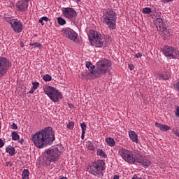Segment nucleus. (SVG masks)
I'll return each mask as SVG.
<instances>
[{
  "label": "nucleus",
  "mask_w": 179,
  "mask_h": 179,
  "mask_svg": "<svg viewBox=\"0 0 179 179\" xmlns=\"http://www.w3.org/2000/svg\"><path fill=\"white\" fill-rule=\"evenodd\" d=\"M55 141V134L52 127H46L44 129L35 133L32 136V141L36 148L43 149L48 145H51Z\"/></svg>",
  "instance_id": "nucleus-1"
},
{
  "label": "nucleus",
  "mask_w": 179,
  "mask_h": 179,
  "mask_svg": "<svg viewBox=\"0 0 179 179\" xmlns=\"http://www.w3.org/2000/svg\"><path fill=\"white\" fill-rule=\"evenodd\" d=\"M111 65H113L111 61L107 59L99 61L94 71V78H101L103 75H105L107 72H110L109 68L111 67Z\"/></svg>",
  "instance_id": "nucleus-2"
},
{
  "label": "nucleus",
  "mask_w": 179,
  "mask_h": 179,
  "mask_svg": "<svg viewBox=\"0 0 179 179\" xmlns=\"http://www.w3.org/2000/svg\"><path fill=\"white\" fill-rule=\"evenodd\" d=\"M87 170L92 176H95L98 178H101L103 176V171L106 170V163L103 160L95 161L88 165Z\"/></svg>",
  "instance_id": "nucleus-3"
},
{
  "label": "nucleus",
  "mask_w": 179,
  "mask_h": 179,
  "mask_svg": "<svg viewBox=\"0 0 179 179\" xmlns=\"http://www.w3.org/2000/svg\"><path fill=\"white\" fill-rule=\"evenodd\" d=\"M61 151L54 147L46 150V154L43 157V162L46 166H50L51 163H55L59 159Z\"/></svg>",
  "instance_id": "nucleus-4"
},
{
  "label": "nucleus",
  "mask_w": 179,
  "mask_h": 179,
  "mask_svg": "<svg viewBox=\"0 0 179 179\" xmlns=\"http://www.w3.org/2000/svg\"><path fill=\"white\" fill-rule=\"evenodd\" d=\"M103 22L105 24H107L108 27L114 30L115 29V22L117 17L115 16V12L113 9H108L103 10Z\"/></svg>",
  "instance_id": "nucleus-5"
},
{
  "label": "nucleus",
  "mask_w": 179,
  "mask_h": 179,
  "mask_svg": "<svg viewBox=\"0 0 179 179\" xmlns=\"http://www.w3.org/2000/svg\"><path fill=\"white\" fill-rule=\"evenodd\" d=\"M43 90L47 96H48L50 100L54 103H57L59 101V99H62V94L54 87L45 85L43 87Z\"/></svg>",
  "instance_id": "nucleus-6"
},
{
  "label": "nucleus",
  "mask_w": 179,
  "mask_h": 179,
  "mask_svg": "<svg viewBox=\"0 0 179 179\" xmlns=\"http://www.w3.org/2000/svg\"><path fill=\"white\" fill-rule=\"evenodd\" d=\"M88 37L91 45H93V44L99 45V44L103 43V39H101V34L94 30L90 29L89 31Z\"/></svg>",
  "instance_id": "nucleus-7"
},
{
  "label": "nucleus",
  "mask_w": 179,
  "mask_h": 179,
  "mask_svg": "<svg viewBox=\"0 0 179 179\" xmlns=\"http://www.w3.org/2000/svg\"><path fill=\"white\" fill-rule=\"evenodd\" d=\"M121 157L127 162V163H130V164H134L135 163V159L136 157V155L133 154L129 150L127 149H122L119 152Z\"/></svg>",
  "instance_id": "nucleus-8"
},
{
  "label": "nucleus",
  "mask_w": 179,
  "mask_h": 179,
  "mask_svg": "<svg viewBox=\"0 0 179 179\" xmlns=\"http://www.w3.org/2000/svg\"><path fill=\"white\" fill-rule=\"evenodd\" d=\"M11 63L6 57H0V78L5 76L11 66Z\"/></svg>",
  "instance_id": "nucleus-9"
},
{
  "label": "nucleus",
  "mask_w": 179,
  "mask_h": 179,
  "mask_svg": "<svg viewBox=\"0 0 179 179\" xmlns=\"http://www.w3.org/2000/svg\"><path fill=\"white\" fill-rule=\"evenodd\" d=\"M62 33L63 36L66 37V38H69V40H72L74 43H79V40H78V34L72 29L66 28L62 30Z\"/></svg>",
  "instance_id": "nucleus-10"
},
{
  "label": "nucleus",
  "mask_w": 179,
  "mask_h": 179,
  "mask_svg": "<svg viewBox=\"0 0 179 179\" xmlns=\"http://www.w3.org/2000/svg\"><path fill=\"white\" fill-rule=\"evenodd\" d=\"M12 29H13L15 33H22L23 31V24L17 19H13L9 22Z\"/></svg>",
  "instance_id": "nucleus-11"
},
{
  "label": "nucleus",
  "mask_w": 179,
  "mask_h": 179,
  "mask_svg": "<svg viewBox=\"0 0 179 179\" xmlns=\"http://www.w3.org/2000/svg\"><path fill=\"white\" fill-rule=\"evenodd\" d=\"M62 12L64 17L67 19H75L78 16L76 11L72 8H63Z\"/></svg>",
  "instance_id": "nucleus-12"
},
{
  "label": "nucleus",
  "mask_w": 179,
  "mask_h": 179,
  "mask_svg": "<svg viewBox=\"0 0 179 179\" xmlns=\"http://www.w3.org/2000/svg\"><path fill=\"white\" fill-rule=\"evenodd\" d=\"M162 52L166 57H173L177 52V50L173 46L165 45L162 48Z\"/></svg>",
  "instance_id": "nucleus-13"
},
{
  "label": "nucleus",
  "mask_w": 179,
  "mask_h": 179,
  "mask_svg": "<svg viewBox=\"0 0 179 179\" xmlns=\"http://www.w3.org/2000/svg\"><path fill=\"white\" fill-rule=\"evenodd\" d=\"M18 12H24L29 8V3L23 1L19 0L15 5Z\"/></svg>",
  "instance_id": "nucleus-14"
},
{
  "label": "nucleus",
  "mask_w": 179,
  "mask_h": 179,
  "mask_svg": "<svg viewBox=\"0 0 179 179\" xmlns=\"http://www.w3.org/2000/svg\"><path fill=\"white\" fill-rule=\"evenodd\" d=\"M135 162H136V163H141L144 167H149V166H150V161L142 156H136Z\"/></svg>",
  "instance_id": "nucleus-15"
},
{
  "label": "nucleus",
  "mask_w": 179,
  "mask_h": 179,
  "mask_svg": "<svg viewBox=\"0 0 179 179\" xmlns=\"http://www.w3.org/2000/svg\"><path fill=\"white\" fill-rule=\"evenodd\" d=\"M154 24L157 27V30L160 31L165 26L164 22L163 21V18L159 17L155 19L154 21Z\"/></svg>",
  "instance_id": "nucleus-16"
},
{
  "label": "nucleus",
  "mask_w": 179,
  "mask_h": 179,
  "mask_svg": "<svg viewBox=\"0 0 179 179\" xmlns=\"http://www.w3.org/2000/svg\"><path fill=\"white\" fill-rule=\"evenodd\" d=\"M101 40L102 42L100 43V45H107L108 44H111V36L108 35L101 36Z\"/></svg>",
  "instance_id": "nucleus-17"
},
{
  "label": "nucleus",
  "mask_w": 179,
  "mask_h": 179,
  "mask_svg": "<svg viewBox=\"0 0 179 179\" xmlns=\"http://www.w3.org/2000/svg\"><path fill=\"white\" fill-rule=\"evenodd\" d=\"M155 125L156 127H157V128H159V129L163 132H167V131H170V129H171V127L168 125H163L159 122H156Z\"/></svg>",
  "instance_id": "nucleus-18"
},
{
  "label": "nucleus",
  "mask_w": 179,
  "mask_h": 179,
  "mask_svg": "<svg viewBox=\"0 0 179 179\" xmlns=\"http://www.w3.org/2000/svg\"><path fill=\"white\" fill-rule=\"evenodd\" d=\"M85 65L86 68L89 69L90 75H92V76H94V69L96 68V66H94V65H93V64H92L90 62H86Z\"/></svg>",
  "instance_id": "nucleus-19"
},
{
  "label": "nucleus",
  "mask_w": 179,
  "mask_h": 179,
  "mask_svg": "<svg viewBox=\"0 0 179 179\" xmlns=\"http://www.w3.org/2000/svg\"><path fill=\"white\" fill-rule=\"evenodd\" d=\"M171 76L170 75V73L169 72H164L162 73L158 74V77L159 79H163V80H169L170 79V77Z\"/></svg>",
  "instance_id": "nucleus-20"
},
{
  "label": "nucleus",
  "mask_w": 179,
  "mask_h": 179,
  "mask_svg": "<svg viewBox=\"0 0 179 179\" xmlns=\"http://www.w3.org/2000/svg\"><path fill=\"white\" fill-rule=\"evenodd\" d=\"M129 136L131 141H133V142H136V143H138V134H136L135 131H129Z\"/></svg>",
  "instance_id": "nucleus-21"
},
{
  "label": "nucleus",
  "mask_w": 179,
  "mask_h": 179,
  "mask_svg": "<svg viewBox=\"0 0 179 179\" xmlns=\"http://www.w3.org/2000/svg\"><path fill=\"white\" fill-rule=\"evenodd\" d=\"M6 152L8 153L10 156H15V153H16V150L13 146H8L6 148Z\"/></svg>",
  "instance_id": "nucleus-22"
},
{
  "label": "nucleus",
  "mask_w": 179,
  "mask_h": 179,
  "mask_svg": "<svg viewBox=\"0 0 179 179\" xmlns=\"http://www.w3.org/2000/svg\"><path fill=\"white\" fill-rule=\"evenodd\" d=\"M162 33V34H164V36H170V33H171V29H167V27H164L162 29L159 30Z\"/></svg>",
  "instance_id": "nucleus-23"
},
{
  "label": "nucleus",
  "mask_w": 179,
  "mask_h": 179,
  "mask_svg": "<svg viewBox=\"0 0 179 179\" xmlns=\"http://www.w3.org/2000/svg\"><path fill=\"white\" fill-rule=\"evenodd\" d=\"M80 127H81V129H82L81 138L85 139V134H86L85 131H86V128H87L86 124H85V122L81 123Z\"/></svg>",
  "instance_id": "nucleus-24"
},
{
  "label": "nucleus",
  "mask_w": 179,
  "mask_h": 179,
  "mask_svg": "<svg viewBox=\"0 0 179 179\" xmlns=\"http://www.w3.org/2000/svg\"><path fill=\"white\" fill-rule=\"evenodd\" d=\"M106 143L108 146H111V148L115 145V141H114L113 138H107L106 139Z\"/></svg>",
  "instance_id": "nucleus-25"
},
{
  "label": "nucleus",
  "mask_w": 179,
  "mask_h": 179,
  "mask_svg": "<svg viewBox=\"0 0 179 179\" xmlns=\"http://www.w3.org/2000/svg\"><path fill=\"white\" fill-rule=\"evenodd\" d=\"M30 174V172L28 169H24L22 172V179H29V176Z\"/></svg>",
  "instance_id": "nucleus-26"
},
{
  "label": "nucleus",
  "mask_w": 179,
  "mask_h": 179,
  "mask_svg": "<svg viewBox=\"0 0 179 179\" xmlns=\"http://www.w3.org/2000/svg\"><path fill=\"white\" fill-rule=\"evenodd\" d=\"M150 8L151 9V13H153L154 16L159 12V8L157 5L152 6Z\"/></svg>",
  "instance_id": "nucleus-27"
},
{
  "label": "nucleus",
  "mask_w": 179,
  "mask_h": 179,
  "mask_svg": "<svg viewBox=\"0 0 179 179\" xmlns=\"http://www.w3.org/2000/svg\"><path fill=\"white\" fill-rule=\"evenodd\" d=\"M142 12L144 15H150V13H152V10L149 7H145L142 9Z\"/></svg>",
  "instance_id": "nucleus-28"
},
{
  "label": "nucleus",
  "mask_w": 179,
  "mask_h": 179,
  "mask_svg": "<svg viewBox=\"0 0 179 179\" xmlns=\"http://www.w3.org/2000/svg\"><path fill=\"white\" fill-rule=\"evenodd\" d=\"M57 23H59L60 26H64V24H66V21L64 18L59 17L57 18Z\"/></svg>",
  "instance_id": "nucleus-29"
},
{
  "label": "nucleus",
  "mask_w": 179,
  "mask_h": 179,
  "mask_svg": "<svg viewBox=\"0 0 179 179\" xmlns=\"http://www.w3.org/2000/svg\"><path fill=\"white\" fill-rule=\"evenodd\" d=\"M11 135L13 141H19L20 136L16 131H13Z\"/></svg>",
  "instance_id": "nucleus-30"
},
{
  "label": "nucleus",
  "mask_w": 179,
  "mask_h": 179,
  "mask_svg": "<svg viewBox=\"0 0 179 179\" xmlns=\"http://www.w3.org/2000/svg\"><path fill=\"white\" fill-rule=\"evenodd\" d=\"M97 155L101 157H104V158L107 157V155L104 151H103V150H99L97 151Z\"/></svg>",
  "instance_id": "nucleus-31"
},
{
  "label": "nucleus",
  "mask_w": 179,
  "mask_h": 179,
  "mask_svg": "<svg viewBox=\"0 0 179 179\" xmlns=\"http://www.w3.org/2000/svg\"><path fill=\"white\" fill-rule=\"evenodd\" d=\"M43 80H45V82H50V80H52V77H51V76H50L49 74H46L43 76Z\"/></svg>",
  "instance_id": "nucleus-32"
},
{
  "label": "nucleus",
  "mask_w": 179,
  "mask_h": 179,
  "mask_svg": "<svg viewBox=\"0 0 179 179\" xmlns=\"http://www.w3.org/2000/svg\"><path fill=\"white\" fill-rule=\"evenodd\" d=\"M87 148L89 150H94V145L92 142L88 143Z\"/></svg>",
  "instance_id": "nucleus-33"
},
{
  "label": "nucleus",
  "mask_w": 179,
  "mask_h": 179,
  "mask_svg": "<svg viewBox=\"0 0 179 179\" xmlns=\"http://www.w3.org/2000/svg\"><path fill=\"white\" fill-rule=\"evenodd\" d=\"M73 127H75V122H71L67 124V128L69 129H73Z\"/></svg>",
  "instance_id": "nucleus-34"
},
{
  "label": "nucleus",
  "mask_w": 179,
  "mask_h": 179,
  "mask_svg": "<svg viewBox=\"0 0 179 179\" xmlns=\"http://www.w3.org/2000/svg\"><path fill=\"white\" fill-rule=\"evenodd\" d=\"M32 85V88H34L35 90L37 89V87H38V86H40V83H38V82H34Z\"/></svg>",
  "instance_id": "nucleus-35"
},
{
  "label": "nucleus",
  "mask_w": 179,
  "mask_h": 179,
  "mask_svg": "<svg viewBox=\"0 0 179 179\" xmlns=\"http://www.w3.org/2000/svg\"><path fill=\"white\" fill-rule=\"evenodd\" d=\"M173 87L176 90H178L179 92V81H178L176 84L173 85Z\"/></svg>",
  "instance_id": "nucleus-36"
},
{
  "label": "nucleus",
  "mask_w": 179,
  "mask_h": 179,
  "mask_svg": "<svg viewBox=\"0 0 179 179\" xmlns=\"http://www.w3.org/2000/svg\"><path fill=\"white\" fill-rule=\"evenodd\" d=\"M175 115H176V117H178L179 118V106L176 107Z\"/></svg>",
  "instance_id": "nucleus-37"
},
{
  "label": "nucleus",
  "mask_w": 179,
  "mask_h": 179,
  "mask_svg": "<svg viewBox=\"0 0 179 179\" xmlns=\"http://www.w3.org/2000/svg\"><path fill=\"white\" fill-rule=\"evenodd\" d=\"M3 146H5V142L0 138V148H3Z\"/></svg>",
  "instance_id": "nucleus-38"
},
{
  "label": "nucleus",
  "mask_w": 179,
  "mask_h": 179,
  "mask_svg": "<svg viewBox=\"0 0 179 179\" xmlns=\"http://www.w3.org/2000/svg\"><path fill=\"white\" fill-rule=\"evenodd\" d=\"M11 128H12V129H17V125L15 123H13L11 124Z\"/></svg>",
  "instance_id": "nucleus-39"
},
{
  "label": "nucleus",
  "mask_w": 179,
  "mask_h": 179,
  "mask_svg": "<svg viewBox=\"0 0 179 179\" xmlns=\"http://www.w3.org/2000/svg\"><path fill=\"white\" fill-rule=\"evenodd\" d=\"M89 75V73H82L81 74V78L83 79V78H86Z\"/></svg>",
  "instance_id": "nucleus-40"
},
{
  "label": "nucleus",
  "mask_w": 179,
  "mask_h": 179,
  "mask_svg": "<svg viewBox=\"0 0 179 179\" xmlns=\"http://www.w3.org/2000/svg\"><path fill=\"white\" fill-rule=\"evenodd\" d=\"M136 58H141L142 57V54L141 53H137L135 55Z\"/></svg>",
  "instance_id": "nucleus-41"
},
{
  "label": "nucleus",
  "mask_w": 179,
  "mask_h": 179,
  "mask_svg": "<svg viewBox=\"0 0 179 179\" xmlns=\"http://www.w3.org/2000/svg\"><path fill=\"white\" fill-rule=\"evenodd\" d=\"M38 23H41V24L42 26H44V21L43 20L42 18L39 19Z\"/></svg>",
  "instance_id": "nucleus-42"
},
{
  "label": "nucleus",
  "mask_w": 179,
  "mask_h": 179,
  "mask_svg": "<svg viewBox=\"0 0 179 179\" xmlns=\"http://www.w3.org/2000/svg\"><path fill=\"white\" fill-rule=\"evenodd\" d=\"M41 19L43 22H48V17H42Z\"/></svg>",
  "instance_id": "nucleus-43"
},
{
  "label": "nucleus",
  "mask_w": 179,
  "mask_h": 179,
  "mask_svg": "<svg viewBox=\"0 0 179 179\" xmlns=\"http://www.w3.org/2000/svg\"><path fill=\"white\" fill-rule=\"evenodd\" d=\"M34 90H34L33 87H31V90H29V93L30 94H33V93H34Z\"/></svg>",
  "instance_id": "nucleus-44"
},
{
  "label": "nucleus",
  "mask_w": 179,
  "mask_h": 179,
  "mask_svg": "<svg viewBox=\"0 0 179 179\" xmlns=\"http://www.w3.org/2000/svg\"><path fill=\"white\" fill-rule=\"evenodd\" d=\"M161 1H162V2H164L165 3V2H166V3L173 2V1H174V0H161Z\"/></svg>",
  "instance_id": "nucleus-45"
},
{
  "label": "nucleus",
  "mask_w": 179,
  "mask_h": 179,
  "mask_svg": "<svg viewBox=\"0 0 179 179\" xmlns=\"http://www.w3.org/2000/svg\"><path fill=\"white\" fill-rule=\"evenodd\" d=\"M129 68L130 69V71H134V65L133 64H129Z\"/></svg>",
  "instance_id": "nucleus-46"
},
{
  "label": "nucleus",
  "mask_w": 179,
  "mask_h": 179,
  "mask_svg": "<svg viewBox=\"0 0 179 179\" xmlns=\"http://www.w3.org/2000/svg\"><path fill=\"white\" fill-rule=\"evenodd\" d=\"M19 143H21V145H23V143H24V139L21 138L20 140L18 141Z\"/></svg>",
  "instance_id": "nucleus-47"
},
{
  "label": "nucleus",
  "mask_w": 179,
  "mask_h": 179,
  "mask_svg": "<svg viewBox=\"0 0 179 179\" xmlns=\"http://www.w3.org/2000/svg\"><path fill=\"white\" fill-rule=\"evenodd\" d=\"M6 166H10V167H12L13 166V164L10 162L6 163Z\"/></svg>",
  "instance_id": "nucleus-48"
},
{
  "label": "nucleus",
  "mask_w": 179,
  "mask_h": 179,
  "mask_svg": "<svg viewBox=\"0 0 179 179\" xmlns=\"http://www.w3.org/2000/svg\"><path fill=\"white\" fill-rule=\"evenodd\" d=\"M113 179H120V176L115 175L114 177H113Z\"/></svg>",
  "instance_id": "nucleus-49"
},
{
  "label": "nucleus",
  "mask_w": 179,
  "mask_h": 179,
  "mask_svg": "<svg viewBox=\"0 0 179 179\" xmlns=\"http://www.w3.org/2000/svg\"><path fill=\"white\" fill-rule=\"evenodd\" d=\"M69 107L70 108H73V104L69 103Z\"/></svg>",
  "instance_id": "nucleus-50"
},
{
  "label": "nucleus",
  "mask_w": 179,
  "mask_h": 179,
  "mask_svg": "<svg viewBox=\"0 0 179 179\" xmlns=\"http://www.w3.org/2000/svg\"><path fill=\"white\" fill-rule=\"evenodd\" d=\"M132 179H142V178H138V176H136V177H133Z\"/></svg>",
  "instance_id": "nucleus-51"
},
{
  "label": "nucleus",
  "mask_w": 179,
  "mask_h": 179,
  "mask_svg": "<svg viewBox=\"0 0 179 179\" xmlns=\"http://www.w3.org/2000/svg\"><path fill=\"white\" fill-rule=\"evenodd\" d=\"M34 48L37 47L38 48H41V45H36V46L34 45Z\"/></svg>",
  "instance_id": "nucleus-52"
},
{
  "label": "nucleus",
  "mask_w": 179,
  "mask_h": 179,
  "mask_svg": "<svg viewBox=\"0 0 179 179\" xmlns=\"http://www.w3.org/2000/svg\"><path fill=\"white\" fill-rule=\"evenodd\" d=\"M60 179H68V178H66V177H62V178H61Z\"/></svg>",
  "instance_id": "nucleus-53"
},
{
  "label": "nucleus",
  "mask_w": 179,
  "mask_h": 179,
  "mask_svg": "<svg viewBox=\"0 0 179 179\" xmlns=\"http://www.w3.org/2000/svg\"><path fill=\"white\" fill-rule=\"evenodd\" d=\"M20 45H24V44L23 43V42H21V43H20Z\"/></svg>",
  "instance_id": "nucleus-54"
},
{
  "label": "nucleus",
  "mask_w": 179,
  "mask_h": 179,
  "mask_svg": "<svg viewBox=\"0 0 179 179\" xmlns=\"http://www.w3.org/2000/svg\"><path fill=\"white\" fill-rule=\"evenodd\" d=\"M35 45H40V43H35Z\"/></svg>",
  "instance_id": "nucleus-55"
},
{
  "label": "nucleus",
  "mask_w": 179,
  "mask_h": 179,
  "mask_svg": "<svg viewBox=\"0 0 179 179\" xmlns=\"http://www.w3.org/2000/svg\"><path fill=\"white\" fill-rule=\"evenodd\" d=\"M29 45H34V44H33V43H30V44H29Z\"/></svg>",
  "instance_id": "nucleus-56"
},
{
  "label": "nucleus",
  "mask_w": 179,
  "mask_h": 179,
  "mask_svg": "<svg viewBox=\"0 0 179 179\" xmlns=\"http://www.w3.org/2000/svg\"><path fill=\"white\" fill-rule=\"evenodd\" d=\"M81 0H77V2H80Z\"/></svg>",
  "instance_id": "nucleus-57"
},
{
  "label": "nucleus",
  "mask_w": 179,
  "mask_h": 179,
  "mask_svg": "<svg viewBox=\"0 0 179 179\" xmlns=\"http://www.w3.org/2000/svg\"><path fill=\"white\" fill-rule=\"evenodd\" d=\"M0 129H1V122H0Z\"/></svg>",
  "instance_id": "nucleus-58"
},
{
  "label": "nucleus",
  "mask_w": 179,
  "mask_h": 179,
  "mask_svg": "<svg viewBox=\"0 0 179 179\" xmlns=\"http://www.w3.org/2000/svg\"><path fill=\"white\" fill-rule=\"evenodd\" d=\"M96 47H100L101 48V46H96Z\"/></svg>",
  "instance_id": "nucleus-59"
}]
</instances>
